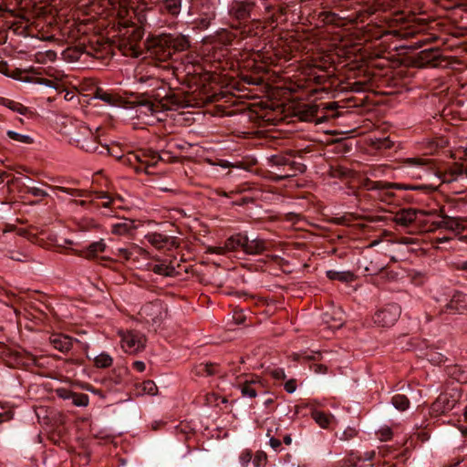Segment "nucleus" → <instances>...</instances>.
<instances>
[{"mask_svg": "<svg viewBox=\"0 0 467 467\" xmlns=\"http://www.w3.org/2000/svg\"><path fill=\"white\" fill-rule=\"evenodd\" d=\"M427 0H410V67H436L441 51L430 47L433 39L425 32L429 16H425Z\"/></svg>", "mask_w": 467, "mask_h": 467, "instance_id": "1", "label": "nucleus"}, {"mask_svg": "<svg viewBox=\"0 0 467 467\" xmlns=\"http://www.w3.org/2000/svg\"><path fill=\"white\" fill-rule=\"evenodd\" d=\"M190 47L189 36L182 33H163L151 36L147 42L149 51L160 61H167L173 54L186 51Z\"/></svg>", "mask_w": 467, "mask_h": 467, "instance_id": "2", "label": "nucleus"}, {"mask_svg": "<svg viewBox=\"0 0 467 467\" xmlns=\"http://www.w3.org/2000/svg\"><path fill=\"white\" fill-rule=\"evenodd\" d=\"M438 148L439 143L432 139H426L415 144V150L424 157L415 156L410 158V177L422 179L432 175L434 165L431 159L427 156L432 155Z\"/></svg>", "mask_w": 467, "mask_h": 467, "instance_id": "3", "label": "nucleus"}, {"mask_svg": "<svg viewBox=\"0 0 467 467\" xmlns=\"http://www.w3.org/2000/svg\"><path fill=\"white\" fill-rule=\"evenodd\" d=\"M434 192L433 187L427 185H419L410 183V204L415 203L418 207H410V234L419 230L420 221L430 214V211L425 210L432 202L431 194Z\"/></svg>", "mask_w": 467, "mask_h": 467, "instance_id": "4", "label": "nucleus"}, {"mask_svg": "<svg viewBox=\"0 0 467 467\" xmlns=\"http://www.w3.org/2000/svg\"><path fill=\"white\" fill-rule=\"evenodd\" d=\"M159 68L147 63L138 65L134 71V81L139 88L156 94L158 90H165V83L159 76Z\"/></svg>", "mask_w": 467, "mask_h": 467, "instance_id": "5", "label": "nucleus"}, {"mask_svg": "<svg viewBox=\"0 0 467 467\" xmlns=\"http://www.w3.org/2000/svg\"><path fill=\"white\" fill-rule=\"evenodd\" d=\"M231 27L234 29L236 33H232L225 30L219 36L220 40L224 45H231L234 38L237 36H239L242 39L255 37L262 34L263 31L259 19H250L241 24H231Z\"/></svg>", "mask_w": 467, "mask_h": 467, "instance_id": "6", "label": "nucleus"}, {"mask_svg": "<svg viewBox=\"0 0 467 467\" xmlns=\"http://www.w3.org/2000/svg\"><path fill=\"white\" fill-rule=\"evenodd\" d=\"M71 140L77 147L87 152L97 153L99 155L110 153L109 146L99 144L91 130L84 124L79 126L78 134L72 136Z\"/></svg>", "mask_w": 467, "mask_h": 467, "instance_id": "7", "label": "nucleus"}, {"mask_svg": "<svg viewBox=\"0 0 467 467\" xmlns=\"http://www.w3.org/2000/svg\"><path fill=\"white\" fill-rule=\"evenodd\" d=\"M255 8V0H233L227 7L231 24H241L250 20Z\"/></svg>", "mask_w": 467, "mask_h": 467, "instance_id": "8", "label": "nucleus"}, {"mask_svg": "<svg viewBox=\"0 0 467 467\" xmlns=\"http://www.w3.org/2000/svg\"><path fill=\"white\" fill-rule=\"evenodd\" d=\"M442 183L451 184L455 192L467 190V166L454 163L441 176Z\"/></svg>", "mask_w": 467, "mask_h": 467, "instance_id": "9", "label": "nucleus"}, {"mask_svg": "<svg viewBox=\"0 0 467 467\" xmlns=\"http://www.w3.org/2000/svg\"><path fill=\"white\" fill-rule=\"evenodd\" d=\"M143 36L140 27H132L130 36L122 39L119 43V50L126 57H139L141 55V48L139 42Z\"/></svg>", "mask_w": 467, "mask_h": 467, "instance_id": "10", "label": "nucleus"}, {"mask_svg": "<svg viewBox=\"0 0 467 467\" xmlns=\"http://www.w3.org/2000/svg\"><path fill=\"white\" fill-rule=\"evenodd\" d=\"M419 226V232L428 233L433 232L438 228H444L448 230H455L459 227L458 221L450 216H441L438 220H433L431 215H427L425 219H422Z\"/></svg>", "mask_w": 467, "mask_h": 467, "instance_id": "11", "label": "nucleus"}, {"mask_svg": "<svg viewBox=\"0 0 467 467\" xmlns=\"http://www.w3.org/2000/svg\"><path fill=\"white\" fill-rule=\"evenodd\" d=\"M401 313L400 306L389 304L379 308L373 316V321L379 327H390L399 319Z\"/></svg>", "mask_w": 467, "mask_h": 467, "instance_id": "12", "label": "nucleus"}, {"mask_svg": "<svg viewBox=\"0 0 467 467\" xmlns=\"http://www.w3.org/2000/svg\"><path fill=\"white\" fill-rule=\"evenodd\" d=\"M78 49L82 53L97 59H102L109 54L110 46L108 43L100 42L98 36L89 39L88 42L80 43Z\"/></svg>", "mask_w": 467, "mask_h": 467, "instance_id": "13", "label": "nucleus"}, {"mask_svg": "<svg viewBox=\"0 0 467 467\" xmlns=\"http://www.w3.org/2000/svg\"><path fill=\"white\" fill-rule=\"evenodd\" d=\"M458 402V397L455 393H441L435 401L431 404L430 413L438 417L451 411Z\"/></svg>", "mask_w": 467, "mask_h": 467, "instance_id": "14", "label": "nucleus"}, {"mask_svg": "<svg viewBox=\"0 0 467 467\" xmlns=\"http://www.w3.org/2000/svg\"><path fill=\"white\" fill-rule=\"evenodd\" d=\"M168 107L167 103H163L162 101L142 99L137 102L136 112L139 117H153L162 112L164 109Z\"/></svg>", "mask_w": 467, "mask_h": 467, "instance_id": "15", "label": "nucleus"}, {"mask_svg": "<svg viewBox=\"0 0 467 467\" xmlns=\"http://www.w3.org/2000/svg\"><path fill=\"white\" fill-rule=\"evenodd\" d=\"M441 313L463 314L467 312V294L456 291L451 297V300L442 307Z\"/></svg>", "mask_w": 467, "mask_h": 467, "instance_id": "16", "label": "nucleus"}, {"mask_svg": "<svg viewBox=\"0 0 467 467\" xmlns=\"http://www.w3.org/2000/svg\"><path fill=\"white\" fill-rule=\"evenodd\" d=\"M145 337L139 332H128L122 337V348L129 353H137L145 348Z\"/></svg>", "mask_w": 467, "mask_h": 467, "instance_id": "17", "label": "nucleus"}, {"mask_svg": "<svg viewBox=\"0 0 467 467\" xmlns=\"http://www.w3.org/2000/svg\"><path fill=\"white\" fill-rule=\"evenodd\" d=\"M306 169V165L299 161H296L294 156L287 162L285 168H282V171H280V172H275V175H272V180L275 182L284 181L288 178L295 177L297 174L304 173Z\"/></svg>", "mask_w": 467, "mask_h": 467, "instance_id": "18", "label": "nucleus"}, {"mask_svg": "<svg viewBox=\"0 0 467 467\" xmlns=\"http://www.w3.org/2000/svg\"><path fill=\"white\" fill-rule=\"evenodd\" d=\"M293 157L294 153L292 150L279 152L268 156L266 158V164L270 168V178L272 179V175H275V172H280L282 168H285V166Z\"/></svg>", "mask_w": 467, "mask_h": 467, "instance_id": "19", "label": "nucleus"}, {"mask_svg": "<svg viewBox=\"0 0 467 467\" xmlns=\"http://www.w3.org/2000/svg\"><path fill=\"white\" fill-rule=\"evenodd\" d=\"M145 239L157 249L171 250L178 246V243L174 237L160 233H149L145 235Z\"/></svg>", "mask_w": 467, "mask_h": 467, "instance_id": "20", "label": "nucleus"}, {"mask_svg": "<svg viewBox=\"0 0 467 467\" xmlns=\"http://www.w3.org/2000/svg\"><path fill=\"white\" fill-rule=\"evenodd\" d=\"M140 157L141 159L140 167L135 168V171L137 173L143 171L147 174H150V168L155 167L158 162L161 161V156L153 150H140Z\"/></svg>", "mask_w": 467, "mask_h": 467, "instance_id": "21", "label": "nucleus"}, {"mask_svg": "<svg viewBox=\"0 0 467 467\" xmlns=\"http://www.w3.org/2000/svg\"><path fill=\"white\" fill-rule=\"evenodd\" d=\"M239 389L244 397L255 398L259 393L265 392L264 386L258 378L251 377L239 383Z\"/></svg>", "mask_w": 467, "mask_h": 467, "instance_id": "22", "label": "nucleus"}, {"mask_svg": "<svg viewBox=\"0 0 467 467\" xmlns=\"http://www.w3.org/2000/svg\"><path fill=\"white\" fill-rule=\"evenodd\" d=\"M75 342L78 340L65 334L55 333L49 337L51 346L62 353H67Z\"/></svg>", "mask_w": 467, "mask_h": 467, "instance_id": "23", "label": "nucleus"}, {"mask_svg": "<svg viewBox=\"0 0 467 467\" xmlns=\"http://www.w3.org/2000/svg\"><path fill=\"white\" fill-rule=\"evenodd\" d=\"M267 242L265 239L254 238L249 239L246 235V242L244 243V253L248 255H258L267 251Z\"/></svg>", "mask_w": 467, "mask_h": 467, "instance_id": "24", "label": "nucleus"}, {"mask_svg": "<svg viewBox=\"0 0 467 467\" xmlns=\"http://www.w3.org/2000/svg\"><path fill=\"white\" fill-rule=\"evenodd\" d=\"M285 14V7L280 6V5H274L271 4H265L264 5V12L263 16H266V22L270 26L278 23L279 18L281 16H284Z\"/></svg>", "mask_w": 467, "mask_h": 467, "instance_id": "25", "label": "nucleus"}, {"mask_svg": "<svg viewBox=\"0 0 467 467\" xmlns=\"http://www.w3.org/2000/svg\"><path fill=\"white\" fill-rule=\"evenodd\" d=\"M150 97L155 100L167 103L169 107L165 108L164 110H171L173 107H180L182 105V99L177 94L171 91H168L164 94V96H161L160 90H158L156 94H150Z\"/></svg>", "mask_w": 467, "mask_h": 467, "instance_id": "26", "label": "nucleus"}, {"mask_svg": "<svg viewBox=\"0 0 467 467\" xmlns=\"http://www.w3.org/2000/svg\"><path fill=\"white\" fill-rule=\"evenodd\" d=\"M246 234L238 233L228 237L224 242V248L227 252H235L242 250L244 252Z\"/></svg>", "mask_w": 467, "mask_h": 467, "instance_id": "27", "label": "nucleus"}, {"mask_svg": "<svg viewBox=\"0 0 467 467\" xmlns=\"http://www.w3.org/2000/svg\"><path fill=\"white\" fill-rule=\"evenodd\" d=\"M364 186L368 191H387L392 188H400L398 184L389 183L380 181H371L369 179H366L364 182ZM401 188L409 189L408 185H403Z\"/></svg>", "mask_w": 467, "mask_h": 467, "instance_id": "28", "label": "nucleus"}, {"mask_svg": "<svg viewBox=\"0 0 467 467\" xmlns=\"http://www.w3.org/2000/svg\"><path fill=\"white\" fill-rule=\"evenodd\" d=\"M326 275L330 280H337L342 283H350L356 279V275L351 271L327 270Z\"/></svg>", "mask_w": 467, "mask_h": 467, "instance_id": "29", "label": "nucleus"}, {"mask_svg": "<svg viewBox=\"0 0 467 467\" xmlns=\"http://www.w3.org/2000/svg\"><path fill=\"white\" fill-rule=\"evenodd\" d=\"M182 0H161L160 8L168 14L176 16L181 12Z\"/></svg>", "mask_w": 467, "mask_h": 467, "instance_id": "30", "label": "nucleus"}, {"mask_svg": "<svg viewBox=\"0 0 467 467\" xmlns=\"http://www.w3.org/2000/svg\"><path fill=\"white\" fill-rule=\"evenodd\" d=\"M219 365L216 363H201L195 368L197 376H213L220 373Z\"/></svg>", "mask_w": 467, "mask_h": 467, "instance_id": "31", "label": "nucleus"}, {"mask_svg": "<svg viewBox=\"0 0 467 467\" xmlns=\"http://www.w3.org/2000/svg\"><path fill=\"white\" fill-rule=\"evenodd\" d=\"M106 244L103 240H99L98 242H93L90 244L86 251L84 252V256L87 258H94L98 256L99 253H103L106 250Z\"/></svg>", "mask_w": 467, "mask_h": 467, "instance_id": "32", "label": "nucleus"}, {"mask_svg": "<svg viewBox=\"0 0 467 467\" xmlns=\"http://www.w3.org/2000/svg\"><path fill=\"white\" fill-rule=\"evenodd\" d=\"M318 112V108L317 105H306L303 109H301L298 112L299 118L303 121H315V118ZM318 122V120H316Z\"/></svg>", "mask_w": 467, "mask_h": 467, "instance_id": "33", "label": "nucleus"}, {"mask_svg": "<svg viewBox=\"0 0 467 467\" xmlns=\"http://www.w3.org/2000/svg\"><path fill=\"white\" fill-rule=\"evenodd\" d=\"M117 159H119L122 164L130 166L134 170L136 167H140L141 159L140 157V151L129 152L127 155L117 157Z\"/></svg>", "mask_w": 467, "mask_h": 467, "instance_id": "34", "label": "nucleus"}, {"mask_svg": "<svg viewBox=\"0 0 467 467\" xmlns=\"http://www.w3.org/2000/svg\"><path fill=\"white\" fill-rule=\"evenodd\" d=\"M375 451H367L364 453V456L361 457V456H357L355 452H350L348 459H347V462L352 466V467H357V462H367V461H372L373 458L375 457Z\"/></svg>", "mask_w": 467, "mask_h": 467, "instance_id": "35", "label": "nucleus"}, {"mask_svg": "<svg viewBox=\"0 0 467 467\" xmlns=\"http://www.w3.org/2000/svg\"><path fill=\"white\" fill-rule=\"evenodd\" d=\"M0 104L7 107L11 110L15 112H18L22 115H25L27 112V108L22 105L21 103L16 102L6 98L0 97Z\"/></svg>", "mask_w": 467, "mask_h": 467, "instance_id": "36", "label": "nucleus"}, {"mask_svg": "<svg viewBox=\"0 0 467 467\" xmlns=\"http://www.w3.org/2000/svg\"><path fill=\"white\" fill-rule=\"evenodd\" d=\"M134 228L132 221H125L123 223H116L112 226V233L118 235H124L130 234Z\"/></svg>", "mask_w": 467, "mask_h": 467, "instance_id": "37", "label": "nucleus"}, {"mask_svg": "<svg viewBox=\"0 0 467 467\" xmlns=\"http://www.w3.org/2000/svg\"><path fill=\"white\" fill-rule=\"evenodd\" d=\"M318 18L324 24L339 25L341 18L337 14L331 11H322L318 15Z\"/></svg>", "mask_w": 467, "mask_h": 467, "instance_id": "38", "label": "nucleus"}, {"mask_svg": "<svg viewBox=\"0 0 467 467\" xmlns=\"http://www.w3.org/2000/svg\"><path fill=\"white\" fill-rule=\"evenodd\" d=\"M113 363L112 358L107 353H100L94 358V365L99 368H109Z\"/></svg>", "mask_w": 467, "mask_h": 467, "instance_id": "39", "label": "nucleus"}, {"mask_svg": "<svg viewBox=\"0 0 467 467\" xmlns=\"http://www.w3.org/2000/svg\"><path fill=\"white\" fill-rule=\"evenodd\" d=\"M312 418L321 428H327L330 424L331 418L323 411L315 410L312 412Z\"/></svg>", "mask_w": 467, "mask_h": 467, "instance_id": "40", "label": "nucleus"}, {"mask_svg": "<svg viewBox=\"0 0 467 467\" xmlns=\"http://www.w3.org/2000/svg\"><path fill=\"white\" fill-rule=\"evenodd\" d=\"M7 64L5 62L0 61V73H3L5 76L11 77L15 79H20L24 82L29 81L27 78H22L20 76L22 71L18 68H14L12 72L8 71Z\"/></svg>", "mask_w": 467, "mask_h": 467, "instance_id": "41", "label": "nucleus"}, {"mask_svg": "<svg viewBox=\"0 0 467 467\" xmlns=\"http://www.w3.org/2000/svg\"><path fill=\"white\" fill-rule=\"evenodd\" d=\"M392 404L397 410L403 411L409 408V400L405 395L397 394L392 397Z\"/></svg>", "mask_w": 467, "mask_h": 467, "instance_id": "42", "label": "nucleus"}, {"mask_svg": "<svg viewBox=\"0 0 467 467\" xmlns=\"http://www.w3.org/2000/svg\"><path fill=\"white\" fill-rule=\"evenodd\" d=\"M6 135L9 139H11L15 141H17V142H21V143H25V144H31L33 142V139L30 136L20 134L14 130H8L6 132Z\"/></svg>", "mask_w": 467, "mask_h": 467, "instance_id": "43", "label": "nucleus"}, {"mask_svg": "<svg viewBox=\"0 0 467 467\" xmlns=\"http://www.w3.org/2000/svg\"><path fill=\"white\" fill-rule=\"evenodd\" d=\"M72 404L77 407H87L89 402V397L84 393L75 392L72 399Z\"/></svg>", "mask_w": 467, "mask_h": 467, "instance_id": "44", "label": "nucleus"}, {"mask_svg": "<svg viewBox=\"0 0 467 467\" xmlns=\"http://www.w3.org/2000/svg\"><path fill=\"white\" fill-rule=\"evenodd\" d=\"M324 321L333 328H339L343 325V318L341 317H334L330 314L326 313L324 315Z\"/></svg>", "mask_w": 467, "mask_h": 467, "instance_id": "45", "label": "nucleus"}, {"mask_svg": "<svg viewBox=\"0 0 467 467\" xmlns=\"http://www.w3.org/2000/svg\"><path fill=\"white\" fill-rule=\"evenodd\" d=\"M53 189L59 191L61 192L72 195V196H77V197H85L86 196L85 192L82 190H78V189L66 188L63 186H55V187H53Z\"/></svg>", "mask_w": 467, "mask_h": 467, "instance_id": "46", "label": "nucleus"}, {"mask_svg": "<svg viewBox=\"0 0 467 467\" xmlns=\"http://www.w3.org/2000/svg\"><path fill=\"white\" fill-rule=\"evenodd\" d=\"M95 97L109 105H113L115 103V99L112 96V94H110L107 91H104L100 88H98V90L96 91Z\"/></svg>", "mask_w": 467, "mask_h": 467, "instance_id": "47", "label": "nucleus"}, {"mask_svg": "<svg viewBox=\"0 0 467 467\" xmlns=\"http://www.w3.org/2000/svg\"><path fill=\"white\" fill-rule=\"evenodd\" d=\"M142 391L146 394L154 396L158 392V388L154 381L145 380L142 382Z\"/></svg>", "mask_w": 467, "mask_h": 467, "instance_id": "48", "label": "nucleus"}, {"mask_svg": "<svg viewBox=\"0 0 467 467\" xmlns=\"http://www.w3.org/2000/svg\"><path fill=\"white\" fill-rule=\"evenodd\" d=\"M395 222L400 225H409V210L403 209L402 212L396 215Z\"/></svg>", "mask_w": 467, "mask_h": 467, "instance_id": "49", "label": "nucleus"}, {"mask_svg": "<svg viewBox=\"0 0 467 467\" xmlns=\"http://www.w3.org/2000/svg\"><path fill=\"white\" fill-rule=\"evenodd\" d=\"M266 460H267V456H266L265 452L257 451L253 460V464L254 465V467H261L265 464Z\"/></svg>", "mask_w": 467, "mask_h": 467, "instance_id": "50", "label": "nucleus"}, {"mask_svg": "<svg viewBox=\"0 0 467 467\" xmlns=\"http://www.w3.org/2000/svg\"><path fill=\"white\" fill-rule=\"evenodd\" d=\"M426 280L425 275L420 272L410 271V282L414 283L416 285H422Z\"/></svg>", "mask_w": 467, "mask_h": 467, "instance_id": "51", "label": "nucleus"}, {"mask_svg": "<svg viewBox=\"0 0 467 467\" xmlns=\"http://www.w3.org/2000/svg\"><path fill=\"white\" fill-rule=\"evenodd\" d=\"M74 391L68 389H66V388H59V389H56V394L58 398L62 399V400H70L72 399L73 395H74Z\"/></svg>", "mask_w": 467, "mask_h": 467, "instance_id": "52", "label": "nucleus"}, {"mask_svg": "<svg viewBox=\"0 0 467 467\" xmlns=\"http://www.w3.org/2000/svg\"><path fill=\"white\" fill-rule=\"evenodd\" d=\"M26 192L28 194H31L35 197H47L48 196V193L44 191L43 189H40L38 187H27Z\"/></svg>", "mask_w": 467, "mask_h": 467, "instance_id": "53", "label": "nucleus"}, {"mask_svg": "<svg viewBox=\"0 0 467 467\" xmlns=\"http://www.w3.org/2000/svg\"><path fill=\"white\" fill-rule=\"evenodd\" d=\"M358 434V431L354 428H347L342 434L340 435L339 439L341 441H349L356 437Z\"/></svg>", "mask_w": 467, "mask_h": 467, "instance_id": "54", "label": "nucleus"}, {"mask_svg": "<svg viewBox=\"0 0 467 467\" xmlns=\"http://www.w3.org/2000/svg\"><path fill=\"white\" fill-rule=\"evenodd\" d=\"M95 198L96 199H101V200H107V202H103V207H110L112 199L109 197V195L106 192H95Z\"/></svg>", "mask_w": 467, "mask_h": 467, "instance_id": "55", "label": "nucleus"}, {"mask_svg": "<svg viewBox=\"0 0 467 467\" xmlns=\"http://www.w3.org/2000/svg\"><path fill=\"white\" fill-rule=\"evenodd\" d=\"M252 452L250 451H244L241 453L240 457H239V460H240V463L243 467H247L248 463L251 462L252 460Z\"/></svg>", "mask_w": 467, "mask_h": 467, "instance_id": "56", "label": "nucleus"}, {"mask_svg": "<svg viewBox=\"0 0 467 467\" xmlns=\"http://www.w3.org/2000/svg\"><path fill=\"white\" fill-rule=\"evenodd\" d=\"M378 435H379V438L380 441H389L391 439L392 431H391L390 428L386 427V428H382L379 431Z\"/></svg>", "mask_w": 467, "mask_h": 467, "instance_id": "57", "label": "nucleus"}, {"mask_svg": "<svg viewBox=\"0 0 467 467\" xmlns=\"http://www.w3.org/2000/svg\"><path fill=\"white\" fill-rule=\"evenodd\" d=\"M206 253L223 255L228 252H227V249L224 248V244H223V246H209L206 249Z\"/></svg>", "mask_w": 467, "mask_h": 467, "instance_id": "58", "label": "nucleus"}, {"mask_svg": "<svg viewBox=\"0 0 467 467\" xmlns=\"http://www.w3.org/2000/svg\"><path fill=\"white\" fill-rule=\"evenodd\" d=\"M169 267L164 264L155 265L152 266V271L158 275H169Z\"/></svg>", "mask_w": 467, "mask_h": 467, "instance_id": "59", "label": "nucleus"}, {"mask_svg": "<svg viewBox=\"0 0 467 467\" xmlns=\"http://www.w3.org/2000/svg\"><path fill=\"white\" fill-rule=\"evenodd\" d=\"M34 82L36 84L44 85L49 88H57L56 83L53 80L43 78H35Z\"/></svg>", "mask_w": 467, "mask_h": 467, "instance_id": "60", "label": "nucleus"}, {"mask_svg": "<svg viewBox=\"0 0 467 467\" xmlns=\"http://www.w3.org/2000/svg\"><path fill=\"white\" fill-rule=\"evenodd\" d=\"M92 2H98L104 8H115L119 0H92Z\"/></svg>", "mask_w": 467, "mask_h": 467, "instance_id": "61", "label": "nucleus"}, {"mask_svg": "<svg viewBox=\"0 0 467 467\" xmlns=\"http://www.w3.org/2000/svg\"><path fill=\"white\" fill-rule=\"evenodd\" d=\"M270 374L276 380H283L285 379V374L283 368H275L271 370Z\"/></svg>", "mask_w": 467, "mask_h": 467, "instance_id": "62", "label": "nucleus"}, {"mask_svg": "<svg viewBox=\"0 0 467 467\" xmlns=\"http://www.w3.org/2000/svg\"><path fill=\"white\" fill-rule=\"evenodd\" d=\"M115 254L123 258L124 260H129L132 253L127 248H118Z\"/></svg>", "mask_w": 467, "mask_h": 467, "instance_id": "63", "label": "nucleus"}, {"mask_svg": "<svg viewBox=\"0 0 467 467\" xmlns=\"http://www.w3.org/2000/svg\"><path fill=\"white\" fill-rule=\"evenodd\" d=\"M296 389V382L295 379H289L285 383V389L287 393H293Z\"/></svg>", "mask_w": 467, "mask_h": 467, "instance_id": "64", "label": "nucleus"}]
</instances>
